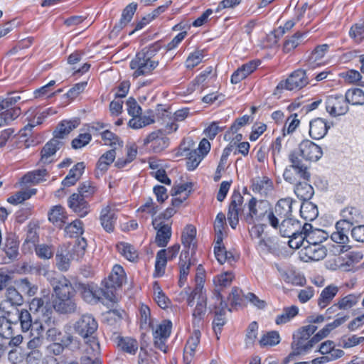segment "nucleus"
Returning <instances> with one entry per match:
<instances>
[{
    "instance_id": "f257e3e1",
    "label": "nucleus",
    "mask_w": 364,
    "mask_h": 364,
    "mask_svg": "<svg viewBox=\"0 0 364 364\" xmlns=\"http://www.w3.org/2000/svg\"><path fill=\"white\" fill-rule=\"evenodd\" d=\"M37 271L46 278L53 288V296H55L53 308L60 313L74 312L77 306L73 299L75 289L71 282L64 276L56 275L46 267L40 266Z\"/></svg>"
},
{
    "instance_id": "f03ea898",
    "label": "nucleus",
    "mask_w": 364,
    "mask_h": 364,
    "mask_svg": "<svg viewBox=\"0 0 364 364\" xmlns=\"http://www.w3.org/2000/svg\"><path fill=\"white\" fill-rule=\"evenodd\" d=\"M291 164L286 167L283 173L284 179L294 184V193L301 200H310L314 196V188L308 183L311 173L309 167L295 153L289 155Z\"/></svg>"
},
{
    "instance_id": "7ed1b4c3",
    "label": "nucleus",
    "mask_w": 364,
    "mask_h": 364,
    "mask_svg": "<svg viewBox=\"0 0 364 364\" xmlns=\"http://www.w3.org/2000/svg\"><path fill=\"white\" fill-rule=\"evenodd\" d=\"M161 49L160 43L157 42L143 48L137 53L130 62V68L134 70L133 77L136 78L141 75H146L159 65V60L154 56Z\"/></svg>"
},
{
    "instance_id": "20e7f679",
    "label": "nucleus",
    "mask_w": 364,
    "mask_h": 364,
    "mask_svg": "<svg viewBox=\"0 0 364 364\" xmlns=\"http://www.w3.org/2000/svg\"><path fill=\"white\" fill-rule=\"evenodd\" d=\"M98 328L95 318L90 314L82 315L74 324L75 332L84 338L87 354L96 356L100 353V347L95 333Z\"/></svg>"
},
{
    "instance_id": "39448f33",
    "label": "nucleus",
    "mask_w": 364,
    "mask_h": 364,
    "mask_svg": "<svg viewBox=\"0 0 364 364\" xmlns=\"http://www.w3.org/2000/svg\"><path fill=\"white\" fill-rule=\"evenodd\" d=\"M317 330V326L313 324L304 326L293 333L291 343V353L289 358L308 353L316 345L313 337L311 336Z\"/></svg>"
},
{
    "instance_id": "423d86ee",
    "label": "nucleus",
    "mask_w": 364,
    "mask_h": 364,
    "mask_svg": "<svg viewBox=\"0 0 364 364\" xmlns=\"http://www.w3.org/2000/svg\"><path fill=\"white\" fill-rule=\"evenodd\" d=\"M328 237L326 232L320 229H313L310 223H304L299 235L289 240V245L292 249H299L302 245H320Z\"/></svg>"
},
{
    "instance_id": "0eeeda50",
    "label": "nucleus",
    "mask_w": 364,
    "mask_h": 364,
    "mask_svg": "<svg viewBox=\"0 0 364 364\" xmlns=\"http://www.w3.org/2000/svg\"><path fill=\"white\" fill-rule=\"evenodd\" d=\"M293 200L290 198L280 199L275 205L274 211L267 213V220L273 228H278L281 220L291 218Z\"/></svg>"
},
{
    "instance_id": "6e6552de",
    "label": "nucleus",
    "mask_w": 364,
    "mask_h": 364,
    "mask_svg": "<svg viewBox=\"0 0 364 364\" xmlns=\"http://www.w3.org/2000/svg\"><path fill=\"white\" fill-rule=\"evenodd\" d=\"M350 230V228L346 223L343 222L336 223V231L331 235V240L338 245L336 247H333L332 250L335 255L347 252L350 249V246L346 245L349 241L348 234Z\"/></svg>"
},
{
    "instance_id": "1a4fd4ad",
    "label": "nucleus",
    "mask_w": 364,
    "mask_h": 364,
    "mask_svg": "<svg viewBox=\"0 0 364 364\" xmlns=\"http://www.w3.org/2000/svg\"><path fill=\"white\" fill-rule=\"evenodd\" d=\"M309 82L306 71L298 69L292 72L285 80H282L277 85V90H300Z\"/></svg>"
},
{
    "instance_id": "9d476101",
    "label": "nucleus",
    "mask_w": 364,
    "mask_h": 364,
    "mask_svg": "<svg viewBox=\"0 0 364 364\" xmlns=\"http://www.w3.org/2000/svg\"><path fill=\"white\" fill-rule=\"evenodd\" d=\"M119 204L109 202L105 205L100 214L101 225L108 232H112L117 219V213L119 211Z\"/></svg>"
},
{
    "instance_id": "9b49d317",
    "label": "nucleus",
    "mask_w": 364,
    "mask_h": 364,
    "mask_svg": "<svg viewBox=\"0 0 364 364\" xmlns=\"http://www.w3.org/2000/svg\"><path fill=\"white\" fill-rule=\"evenodd\" d=\"M326 112L331 117L344 115L348 111V102L345 96L340 94L331 95L326 100Z\"/></svg>"
},
{
    "instance_id": "f8f14e48",
    "label": "nucleus",
    "mask_w": 364,
    "mask_h": 364,
    "mask_svg": "<svg viewBox=\"0 0 364 364\" xmlns=\"http://www.w3.org/2000/svg\"><path fill=\"white\" fill-rule=\"evenodd\" d=\"M300 159L301 156L306 161H317L323 156L322 149L314 142L306 139L303 140L299 145V153L294 151Z\"/></svg>"
},
{
    "instance_id": "ddd939ff",
    "label": "nucleus",
    "mask_w": 364,
    "mask_h": 364,
    "mask_svg": "<svg viewBox=\"0 0 364 364\" xmlns=\"http://www.w3.org/2000/svg\"><path fill=\"white\" fill-rule=\"evenodd\" d=\"M154 228L156 230L155 242L157 246L164 247L168 243L171 237V227L165 223L161 216L155 218L152 220Z\"/></svg>"
},
{
    "instance_id": "4468645a",
    "label": "nucleus",
    "mask_w": 364,
    "mask_h": 364,
    "mask_svg": "<svg viewBox=\"0 0 364 364\" xmlns=\"http://www.w3.org/2000/svg\"><path fill=\"white\" fill-rule=\"evenodd\" d=\"M172 328V323L164 320L159 324L153 331L154 345L164 353L166 352V343L169 338Z\"/></svg>"
},
{
    "instance_id": "2eb2a0df",
    "label": "nucleus",
    "mask_w": 364,
    "mask_h": 364,
    "mask_svg": "<svg viewBox=\"0 0 364 364\" xmlns=\"http://www.w3.org/2000/svg\"><path fill=\"white\" fill-rule=\"evenodd\" d=\"M195 281L196 287L187 298V304L191 307L194 306L196 299L200 300L201 298L207 299L205 290L204 289L205 274L200 265L198 267Z\"/></svg>"
},
{
    "instance_id": "dca6fc26",
    "label": "nucleus",
    "mask_w": 364,
    "mask_h": 364,
    "mask_svg": "<svg viewBox=\"0 0 364 364\" xmlns=\"http://www.w3.org/2000/svg\"><path fill=\"white\" fill-rule=\"evenodd\" d=\"M144 144L149 145L153 152L159 153L168 146L169 139L161 130H158L149 134L144 139Z\"/></svg>"
},
{
    "instance_id": "f3484780",
    "label": "nucleus",
    "mask_w": 364,
    "mask_h": 364,
    "mask_svg": "<svg viewBox=\"0 0 364 364\" xmlns=\"http://www.w3.org/2000/svg\"><path fill=\"white\" fill-rule=\"evenodd\" d=\"M213 299L219 301L220 306H215V318L213 321V327L216 334L220 332L221 328L225 323V312L228 308L227 304L223 300L219 291H213Z\"/></svg>"
},
{
    "instance_id": "a211bd4d",
    "label": "nucleus",
    "mask_w": 364,
    "mask_h": 364,
    "mask_svg": "<svg viewBox=\"0 0 364 364\" xmlns=\"http://www.w3.org/2000/svg\"><path fill=\"white\" fill-rule=\"evenodd\" d=\"M266 208V202L257 200L255 198H252L248 203L249 213L246 215V220L249 224H252L256 221H259L267 211Z\"/></svg>"
},
{
    "instance_id": "6ab92c4d",
    "label": "nucleus",
    "mask_w": 364,
    "mask_h": 364,
    "mask_svg": "<svg viewBox=\"0 0 364 364\" xmlns=\"http://www.w3.org/2000/svg\"><path fill=\"white\" fill-rule=\"evenodd\" d=\"M301 258L305 261H319L326 256V249L321 245H302Z\"/></svg>"
},
{
    "instance_id": "aec40b11",
    "label": "nucleus",
    "mask_w": 364,
    "mask_h": 364,
    "mask_svg": "<svg viewBox=\"0 0 364 364\" xmlns=\"http://www.w3.org/2000/svg\"><path fill=\"white\" fill-rule=\"evenodd\" d=\"M280 221L282 222H279V227L276 229L279 230V233L282 237H289V240H292L299 235L302 228L297 220L287 218Z\"/></svg>"
},
{
    "instance_id": "412c9836",
    "label": "nucleus",
    "mask_w": 364,
    "mask_h": 364,
    "mask_svg": "<svg viewBox=\"0 0 364 364\" xmlns=\"http://www.w3.org/2000/svg\"><path fill=\"white\" fill-rule=\"evenodd\" d=\"M332 124L323 118H315L309 123V135L315 139H323L328 133Z\"/></svg>"
},
{
    "instance_id": "4be33fe9",
    "label": "nucleus",
    "mask_w": 364,
    "mask_h": 364,
    "mask_svg": "<svg viewBox=\"0 0 364 364\" xmlns=\"http://www.w3.org/2000/svg\"><path fill=\"white\" fill-rule=\"evenodd\" d=\"M68 205L80 217H85L90 212L89 203L79 193L72 194L68 200Z\"/></svg>"
},
{
    "instance_id": "5701e85b",
    "label": "nucleus",
    "mask_w": 364,
    "mask_h": 364,
    "mask_svg": "<svg viewBox=\"0 0 364 364\" xmlns=\"http://www.w3.org/2000/svg\"><path fill=\"white\" fill-rule=\"evenodd\" d=\"M77 260L76 257L70 251L69 247L63 246L60 248L55 255L56 266L62 272L67 271L72 260Z\"/></svg>"
},
{
    "instance_id": "b1692460",
    "label": "nucleus",
    "mask_w": 364,
    "mask_h": 364,
    "mask_svg": "<svg viewBox=\"0 0 364 364\" xmlns=\"http://www.w3.org/2000/svg\"><path fill=\"white\" fill-rule=\"evenodd\" d=\"M259 65V60H251L237 68L231 76V82L237 84L254 72Z\"/></svg>"
},
{
    "instance_id": "393cba45",
    "label": "nucleus",
    "mask_w": 364,
    "mask_h": 364,
    "mask_svg": "<svg viewBox=\"0 0 364 364\" xmlns=\"http://www.w3.org/2000/svg\"><path fill=\"white\" fill-rule=\"evenodd\" d=\"M191 266V256L188 250H183L180 255L179 257V280L178 284L180 287H183L186 280L187 277L190 272V268Z\"/></svg>"
},
{
    "instance_id": "a878e982",
    "label": "nucleus",
    "mask_w": 364,
    "mask_h": 364,
    "mask_svg": "<svg viewBox=\"0 0 364 364\" xmlns=\"http://www.w3.org/2000/svg\"><path fill=\"white\" fill-rule=\"evenodd\" d=\"M200 332L195 330L192 336L188 338L184 348L183 358L186 364H189L193 358L196 348L200 343Z\"/></svg>"
},
{
    "instance_id": "bb28decb",
    "label": "nucleus",
    "mask_w": 364,
    "mask_h": 364,
    "mask_svg": "<svg viewBox=\"0 0 364 364\" xmlns=\"http://www.w3.org/2000/svg\"><path fill=\"white\" fill-rule=\"evenodd\" d=\"M328 49V46L327 44L320 45L315 48L308 59L307 65L309 69H314L316 67L325 65L323 58L327 53Z\"/></svg>"
},
{
    "instance_id": "cd10ccee",
    "label": "nucleus",
    "mask_w": 364,
    "mask_h": 364,
    "mask_svg": "<svg viewBox=\"0 0 364 364\" xmlns=\"http://www.w3.org/2000/svg\"><path fill=\"white\" fill-rule=\"evenodd\" d=\"M61 141L57 139L53 138L47 142L41 150V162L46 164L53 161V156L59 149Z\"/></svg>"
},
{
    "instance_id": "c85d7f7f",
    "label": "nucleus",
    "mask_w": 364,
    "mask_h": 364,
    "mask_svg": "<svg viewBox=\"0 0 364 364\" xmlns=\"http://www.w3.org/2000/svg\"><path fill=\"white\" fill-rule=\"evenodd\" d=\"M125 279L126 274L123 267L119 264H115L108 277L107 287L113 289L120 287L124 282Z\"/></svg>"
},
{
    "instance_id": "c756f323",
    "label": "nucleus",
    "mask_w": 364,
    "mask_h": 364,
    "mask_svg": "<svg viewBox=\"0 0 364 364\" xmlns=\"http://www.w3.org/2000/svg\"><path fill=\"white\" fill-rule=\"evenodd\" d=\"M80 124V119L75 118L70 120H63L54 132V139H63Z\"/></svg>"
},
{
    "instance_id": "7c9ffc66",
    "label": "nucleus",
    "mask_w": 364,
    "mask_h": 364,
    "mask_svg": "<svg viewBox=\"0 0 364 364\" xmlns=\"http://www.w3.org/2000/svg\"><path fill=\"white\" fill-rule=\"evenodd\" d=\"M116 152L114 149L106 151L101 156L97 164L96 175L97 177L102 176L108 169L109 165L114 161Z\"/></svg>"
},
{
    "instance_id": "2f4dec72",
    "label": "nucleus",
    "mask_w": 364,
    "mask_h": 364,
    "mask_svg": "<svg viewBox=\"0 0 364 364\" xmlns=\"http://www.w3.org/2000/svg\"><path fill=\"white\" fill-rule=\"evenodd\" d=\"M48 220L55 226L62 228L67 220L65 208L60 205L53 206L48 213Z\"/></svg>"
},
{
    "instance_id": "473e14b6",
    "label": "nucleus",
    "mask_w": 364,
    "mask_h": 364,
    "mask_svg": "<svg viewBox=\"0 0 364 364\" xmlns=\"http://www.w3.org/2000/svg\"><path fill=\"white\" fill-rule=\"evenodd\" d=\"M272 181L266 177H257L252 180V191L255 193L267 195L272 189Z\"/></svg>"
},
{
    "instance_id": "72a5a7b5",
    "label": "nucleus",
    "mask_w": 364,
    "mask_h": 364,
    "mask_svg": "<svg viewBox=\"0 0 364 364\" xmlns=\"http://www.w3.org/2000/svg\"><path fill=\"white\" fill-rule=\"evenodd\" d=\"M339 288L333 284L325 287L322 291L318 299V306L321 309L326 308L336 296Z\"/></svg>"
},
{
    "instance_id": "f704fd0d",
    "label": "nucleus",
    "mask_w": 364,
    "mask_h": 364,
    "mask_svg": "<svg viewBox=\"0 0 364 364\" xmlns=\"http://www.w3.org/2000/svg\"><path fill=\"white\" fill-rule=\"evenodd\" d=\"M85 168V166L83 162H79L75 164L70 170L67 176L63 180L62 185L64 186H71L75 185L81 177Z\"/></svg>"
},
{
    "instance_id": "c9c22d12",
    "label": "nucleus",
    "mask_w": 364,
    "mask_h": 364,
    "mask_svg": "<svg viewBox=\"0 0 364 364\" xmlns=\"http://www.w3.org/2000/svg\"><path fill=\"white\" fill-rule=\"evenodd\" d=\"M52 323V318L47 314H43L42 316H38L36 321L32 323L29 330H31V336H42V333L45 331L46 326H49Z\"/></svg>"
},
{
    "instance_id": "e433bc0d",
    "label": "nucleus",
    "mask_w": 364,
    "mask_h": 364,
    "mask_svg": "<svg viewBox=\"0 0 364 364\" xmlns=\"http://www.w3.org/2000/svg\"><path fill=\"white\" fill-rule=\"evenodd\" d=\"M193 307V323L194 326H199L206 314L207 299L201 298L200 300H196Z\"/></svg>"
},
{
    "instance_id": "4c0bfd02",
    "label": "nucleus",
    "mask_w": 364,
    "mask_h": 364,
    "mask_svg": "<svg viewBox=\"0 0 364 364\" xmlns=\"http://www.w3.org/2000/svg\"><path fill=\"white\" fill-rule=\"evenodd\" d=\"M116 248L122 257L130 262H136L139 257L138 252L129 243L119 242L116 245Z\"/></svg>"
},
{
    "instance_id": "58836bf2",
    "label": "nucleus",
    "mask_w": 364,
    "mask_h": 364,
    "mask_svg": "<svg viewBox=\"0 0 364 364\" xmlns=\"http://www.w3.org/2000/svg\"><path fill=\"white\" fill-rule=\"evenodd\" d=\"M307 36V32H296L289 37L284 43L283 51L286 53L293 51Z\"/></svg>"
},
{
    "instance_id": "ea45409f",
    "label": "nucleus",
    "mask_w": 364,
    "mask_h": 364,
    "mask_svg": "<svg viewBox=\"0 0 364 364\" xmlns=\"http://www.w3.org/2000/svg\"><path fill=\"white\" fill-rule=\"evenodd\" d=\"M48 172L46 169H37L25 174L22 178V183L25 184H38L46 180Z\"/></svg>"
},
{
    "instance_id": "a19ab883",
    "label": "nucleus",
    "mask_w": 364,
    "mask_h": 364,
    "mask_svg": "<svg viewBox=\"0 0 364 364\" xmlns=\"http://www.w3.org/2000/svg\"><path fill=\"white\" fill-rule=\"evenodd\" d=\"M23 299L21 294L16 288L9 287L6 291V299L2 302L6 303L8 309H14V306H20L23 304Z\"/></svg>"
},
{
    "instance_id": "79ce46f5",
    "label": "nucleus",
    "mask_w": 364,
    "mask_h": 364,
    "mask_svg": "<svg viewBox=\"0 0 364 364\" xmlns=\"http://www.w3.org/2000/svg\"><path fill=\"white\" fill-rule=\"evenodd\" d=\"M299 314V308L296 306H291L284 308L282 312L275 318L277 325H283L291 321Z\"/></svg>"
},
{
    "instance_id": "37998d69",
    "label": "nucleus",
    "mask_w": 364,
    "mask_h": 364,
    "mask_svg": "<svg viewBox=\"0 0 364 364\" xmlns=\"http://www.w3.org/2000/svg\"><path fill=\"white\" fill-rule=\"evenodd\" d=\"M21 114V109L18 107H9L0 113V127L9 124Z\"/></svg>"
},
{
    "instance_id": "c03bdc74",
    "label": "nucleus",
    "mask_w": 364,
    "mask_h": 364,
    "mask_svg": "<svg viewBox=\"0 0 364 364\" xmlns=\"http://www.w3.org/2000/svg\"><path fill=\"white\" fill-rule=\"evenodd\" d=\"M196 236V228L193 225H187L184 228L181 240L182 243L186 248H188L187 250L189 251V249L194 248V240Z\"/></svg>"
},
{
    "instance_id": "a18cd8bd",
    "label": "nucleus",
    "mask_w": 364,
    "mask_h": 364,
    "mask_svg": "<svg viewBox=\"0 0 364 364\" xmlns=\"http://www.w3.org/2000/svg\"><path fill=\"white\" fill-rule=\"evenodd\" d=\"M345 97L348 104L364 105V92L360 88L348 89L346 92Z\"/></svg>"
},
{
    "instance_id": "49530a36",
    "label": "nucleus",
    "mask_w": 364,
    "mask_h": 364,
    "mask_svg": "<svg viewBox=\"0 0 364 364\" xmlns=\"http://www.w3.org/2000/svg\"><path fill=\"white\" fill-rule=\"evenodd\" d=\"M360 294H350L343 298L340 299L337 303L335 304V306L341 310H348L353 307L357 304L360 300Z\"/></svg>"
},
{
    "instance_id": "de8ad7c7",
    "label": "nucleus",
    "mask_w": 364,
    "mask_h": 364,
    "mask_svg": "<svg viewBox=\"0 0 364 364\" xmlns=\"http://www.w3.org/2000/svg\"><path fill=\"white\" fill-rule=\"evenodd\" d=\"M300 214L306 220L312 221L317 218L318 211L315 204L306 200L301 206Z\"/></svg>"
},
{
    "instance_id": "09e8293b",
    "label": "nucleus",
    "mask_w": 364,
    "mask_h": 364,
    "mask_svg": "<svg viewBox=\"0 0 364 364\" xmlns=\"http://www.w3.org/2000/svg\"><path fill=\"white\" fill-rule=\"evenodd\" d=\"M341 215L342 218L338 222L346 223L350 228L359 218L358 210L353 207H348L342 210Z\"/></svg>"
},
{
    "instance_id": "8fccbe9b",
    "label": "nucleus",
    "mask_w": 364,
    "mask_h": 364,
    "mask_svg": "<svg viewBox=\"0 0 364 364\" xmlns=\"http://www.w3.org/2000/svg\"><path fill=\"white\" fill-rule=\"evenodd\" d=\"M137 9V4L134 3L129 4L125 7L122 14L121 19L118 25H116L114 28L122 29L128 23L131 21L133 16Z\"/></svg>"
},
{
    "instance_id": "3c124183",
    "label": "nucleus",
    "mask_w": 364,
    "mask_h": 364,
    "mask_svg": "<svg viewBox=\"0 0 364 364\" xmlns=\"http://www.w3.org/2000/svg\"><path fill=\"white\" fill-rule=\"evenodd\" d=\"M235 278L232 272L227 271L222 272L213 278V283L216 287H227L230 286Z\"/></svg>"
},
{
    "instance_id": "603ef678",
    "label": "nucleus",
    "mask_w": 364,
    "mask_h": 364,
    "mask_svg": "<svg viewBox=\"0 0 364 364\" xmlns=\"http://www.w3.org/2000/svg\"><path fill=\"white\" fill-rule=\"evenodd\" d=\"M281 341L279 333L277 331H271L264 334L260 340L259 344L262 347L274 346Z\"/></svg>"
},
{
    "instance_id": "864d4df0",
    "label": "nucleus",
    "mask_w": 364,
    "mask_h": 364,
    "mask_svg": "<svg viewBox=\"0 0 364 364\" xmlns=\"http://www.w3.org/2000/svg\"><path fill=\"white\" fill-rule=\"evenodd\" d=\"M98 191V187L94 182L86 181L81 183L78 187L79 194L84 198L93 196Z\"/></svg>"
},
{
    "instance_id": "5fc2aeb1",
    "label": "nucleus",
    "mask_w": 364,
    "mask_h": 364,
    "mask_svg": "<svg viewBox=\"0 0 364 364\" xmlns=\"http://www.w3.org/2000/svg\"><path fill=\"white\" fill-rule=\"evenodd\" d=\"M165 250H159L156 256L154 277H161L165 272L167 257H164Z\"/></svg>"
},
{
    "instance_id": "6e6d98bb",
    "label": "nucleus",
    "mask_w": 364,
    "mask_h": 364,
    "mask_svg": "<svg viewBox=\"0 0 364 364\" xmlns=\"http://www.w3.org/2000/svg\"><path fill=\"white\" fill-rule=\"evenodd\" d=\"M283 280L289 284H291L295 286H304L306 283V279L304 277L295 272H283L282 274Z\"/></svg>"
},
{
    "instance_id": "4d7b16f0",
    "label": "nucleus",
    "mask_w": 364,
    "mask_h": 364,
    "mask_svg": "<svg viewBox=\"0 0 364 364\" xmlns=\"http://www.w3.org/2000/svg\"><path fill=\"white\" fill-rule=\"evenodd\" d=\"M349 36L356 43H360L364 39V20L350 27Z\"/></svg>"
},
{
    "instance_id": "13d9d810",
    "label": "nucleus",
    "mask_w": 364,
    "mask_h": 364,
    "mask_svg": "<svg viewBox=\"0 0 364 364\" xmlns=\"http://www.w3.org/2000/svg\"><path fill=\"white\" fill-rule=\"evenodd\" d=\"M153 291L154 300L157 304L162 309L167 308L169 304V300L156 282L154 284Z\"/></svg>"
},
{
    "instance_id": "bf43d9fd",
    "label": "nucleus",
    "mask_w": 364,
    "mask_h": 364,
    "mask_svg": "<svg viewBox=\"0 0 364 364\" xmlns=\"http://www.w3.org/2000/svg\"><path fill=\"white\" fill-rule=\"evenodd\" d=\"M204 56L203 50H196L191 53L186 60V67L188 69L195 68L202 62Z\"/></svg>"
},
{
    "instance_id": "052dcab7",
    "label": "nucleus",
    "mask_w": 364,
    "mask_h": 364,
    "mask_svg": "<svg viewBox=\"0 0 364 364\" xmlns=\"http://www.w3.org/2000/svg\"><path fill=\"white\" fill-rule=\"evenodd\" d=\"M127 156L125 159H119L116 163V165L119 167H124L127 164L133 161L137 155V146L133 144L129 146H127Z\"/></svg>"
},
{
    "instance_id": "680f3d73",
    "label": "nucleus",
    "mask_w": 364,
    "mask_h": 364,
    "mask_svg": "<svg viewBox=\"0 0 364 364\" xmlns=\"http://www.w3.org/2000/svg\"><path fill=\"white\" fill-rule=\"evenodd\" d=\"M44 302L41 298H34L30 302V310L34 313L38 314V316H42L43 314H48L50 316L52 311L49 309H46L44 306Z\"/></svg>"
},
{
    "instance_id": "e2e57ef3",
    "label": "nucleus",
    "mask_w": 364,
    "mask_h": 364,
    "mask_svg": "<svg viewBox=\"0 0 364 364\" xmlns=\"http://www.w3.org/2000/svg\"><path fill=\"white\" fill-rule=\"evenodd\" d=\"M101 293L102 290L97 287H85L82 295L85 301L93 303L100 299Z\"/></svg>"
},
{
    "instance_id": "0e129e2a",
    "label": "nucleus",
    "mask_w": 364,
    "mask_h": 364,
    "mask_svg": "<svg viewBox=\"0 0 364 364\" xmlns=\"http://www.w3.org/2000/svg\"><path fill=\"white\" fill-rule=\"evenodd\" d=\"M118 346L124 351L134 354L138 349V343L132 338H122L119 341Z\"/></svg>"
},
{
    "instance_id": "69168bd1",
    "label": "nucleus",
    "mask_w": 364,
    "mask_h": 364,
    "mask_svg": "<svg viewBox=\"0 0 364 364\" xmlns=\"http://www.w3.org/2000/svg\"><path fill=\"white\" fill-rule=\"evenodd\" d=\"M102 140L105 144L114 146L116 149L117 146L122 147L123 142L114 133L109 130H105L101 133Z\"/></svg>"
},
{
    "instance_id": "338daca9",
    "label": "nucleus",
    "mask_w": 364,
    "mask_h": 364,
    "mask_svg": "<svg viewBox=\"0 0 364 364\" xmlns=\"http://www.w3.org/2000/svg\"><path fill=\"white\" fill-rule=\"evenodd\" d=\"M203 155L200 154L198 150H192L189 152L187 158L186 166L188 171L196 169L203 159Z\"/></svg>"
},
{
    "instance_id": "774afa93",
    "label": "nucleus",
    "mask_w": 364,
    "mask_h": 364,
    "mask_svg": "<svg viewBox=\"0 0 364 364\" xmlns=\"http://www.w3.org/2000/svg\"><path fill=\"white\" fill-rule=\"evenodd\" d=\"M87 247V242L83 237H79L77 239L75 244L73 245L72 247L68 246L70 251L75 255V256L77 258V260H78L80 258H81L85 252V249Z\"/></svg>"
}]
</instances>
